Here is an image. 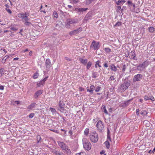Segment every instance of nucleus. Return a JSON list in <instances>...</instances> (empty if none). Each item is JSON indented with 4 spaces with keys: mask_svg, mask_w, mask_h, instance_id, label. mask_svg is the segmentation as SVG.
Returning a JSON list of instances; mask_svg holds the SVG:
<instances>
[{
    "mask_svg": "<svg viewBox=\"0 0 155 155\" xmlns=\"http://www.w3.org/2000/svg\"><path fill=\"white\" fill-rule=\"evenodd\" d=\"M149 32L153 33L155 31V28L153 27H150L148 28Z\"/></svg>",
    "mask_w": 155,
    "mask_h": 155,
    "instance_id": "obj_34",
    "label": "nucleus"
},
{
    "mask_svg": "<svg viewBox=\"0 0 155 155\" xmlns=\"http://www.w3.org/2000/svg\"><path fill=\"white\" fill-rule=\"evenodd\" d=\"M143 75L140 74H138L134 76V81H140L142 79Z\"/></svg>",
    "mask_w": 155,
    "mask_h": 155,
    "instance_id": "obj_14",
    "label": "nucleus"
},
{
    "mask_svg": "<svg viewBox=\"0 0 155 155\" xmlns=\"http://www.w3.org/2000/svg\"><path fill=\"white\" fill-rule=\"evenodd\" d=\"M99 44V42H96L95 41H93L92 42L90 47L91 48H93V49L95 50H97L100 48Z\"/></svg>",
    "mask_w": 155,
    "mask_h": 155,
    "instance_id": "obj_6",
    "label": "nucleus"
},
{
    "mask_svg": "<svg viewBox=\"0 0 155 155\" xmlns=\"http://www.w3.org/2000/svg\"><path fill=\"white\" fill-rule=\"evenodd\" d=\"M99 75L97 72H93L92 73V77L93 78H96Z\"/></svg>",
    "mask_w": 155,
    "mask_h": 155,
    "instance_id": "obj_31",
    "label": "nucleus"
},
{
    "mask_svg": "<svg viewBox=\"0 0 155 155\" xmlns=\"http://www.w3.org/2000/svg\"><path fill=\"white\" fill-rule=\"evenodd\" d=\"M104 50L107 53H109L111 51V49L108 48H105Z\"/></svg>",
    "mask_w": 155,
    "mask_h": 155,
    "instance_id": "obj_44",
    "label": "nucleus"
},
{
    "mask_svg": "<svg viewBox=\"0 0 155 155\" xmlns=\"http://www.w3.org/2000/svg\"><path fill=\"white\" fill-rule=\"evenodd\" d=\"M125 2V1L124 0H119L116 2V4L118 5H121L124 3Z\"/></svg>",
    "mask_w": 155,
    "mask_h": 155,
    "instance_id": "obj_30",
    "label": "nucleus"
},
{
    "mask_svg": "<svg viewBox=\"0 0 155 155\" xmlns=\"http://www.w3.org/2000/svg\"><path fill=\"white\" fill-rule=\"evenodd\" d=\"M82 140L84 149L87 150H90L91 147V143L86 138L83 139Z\"/></svg>",
    "mask_w": 155,
    "mask_h": 155,
    "instance_id": "obj_2",
    "label": "nucleus"
},
{
    "mask_svg": "<svg viewBox=\"0 0 155 155\" xmlns=\"http://www.w3.org/2000/svg\"><path fill=\"white\" fill-rule=\"evenodd\" d=\"M68 7L69 8H71L73 10V9L75 8H74L71 5H68Z\"/></svg>",
    "mask_w": 155,
    "mask_h": 155,
    "instance_id": "obj_63",
    "label": "nucleus"
},
{
    "mask_svg": "<svg viewBox=\"0 0 155 155\" xmlns=\"http://www.w3.org/2000/svg\"><path fill=\"white\" fill-rule=\"evenodd\" d=\"M42 90H40L36 91L34 95V97L36 99L38 96L40 95L42 93Z\"/></svg>",
    "mask_w": 155,
    "mask_h": 155,
    "instance_id": "obj_22",
    "label": "nucleus"
},
{
    "mask_svg": "<svg viewBox=\"0 0 155 155\" xmlns=\"http://www.w3.org/2000/svg\"><path fill=\"white\" fill-rule=\"evenodd\" d=\"M12 55H12V54H10V55H8L7 56H6L4 57L2 59V63H5V62L6 61V60L7 59L9 58L10 57H12Z\"/></svg>",
    "mask_w": 155,
    "mask_h": 155,
    "instance_id": "obj_25",
    "label": "nucleus"
},
{
    "mask_svg": "<svg viewBox=\"0 0 155 155\" xmlns=\"http://www.w3.org/2000/svg\"><path fill=\"white\" fill-rule=\"evenodd\" d=\"M126 65L125 64H124L123 66V68L122 69V71H125L126 69Z\"/></svg>",
    "mask_w": 155,
    "mask_h": 155,
    "instance_id": "obj_54",
    "label": "nucleus"
},
{
    "mask_svg": "<svg viewBox=\"0 0 155 155\" xmlns=\"http://www.w3.org/2000/svg\"><path fill=\"white\" fill-rule=\"evenodd\" d=\"M150 62L147 60H146L144 61L141 64L145 68L147 67L150 64Z\"/></svg>",
    "mask_w": 155,
    "mask_h": 155,
    "instance_id": "obj_23",
    "label": "nucleus"
},
{
    "mask_svg": "<svg viewBox=\"0 0 155 155\" xmlns=\"http://www.w3.org/2000/svg\"><path fill=\"white\" fill-rule=\"evenodd\" d=\"M95 89V87L94 85H91L90 87V89L88 87H87V92H90L91 94H93V91Z\"/></svg>",
    "mask_w": 155,
    "mask_h": 155,
    "instance_id": "obj_20",
    "label": "nucleus"
},
{
    "mask_svg": "<svg viewBox=\"0 0 155 155\" xmlns=\"http://www.w3.org/2000/svg\"><path fill=\"white\" fill-rule=\"evenodd\" d=\"M48 77L47 76L42 80L39 83H38L37 85L38 87H42L45 84V82L47 80Z\"/></svg>",
    "mask_w": 155,
    "mask_h": 155,
    "instance_id": "obj_16",
    "label": "nucleus"
},
{
    "mask_svg": "<svg viewBox=\"0 0 155 155\" xmlns=\"http://www.w3.org/2000/svg\"><path fill=\"white\" fill-rule=\"evenodd\" d=\"M92 12H88L84 18V20L87 21L89 19H91L92 17Z\"/></svg>",
    "mask_w": 155,
    "mask_h": 155,
    "instance_id": "obj_12",
    "label": "nucleus"
},
{
    "mask_svg": "<svg viewBox=\"0 0 155 155\" xmlns=\"http://www.w3.org/2000/svg\"><path fill=\"white\" fill-rule=\"evenodd\" d=\"M59 107L58 108V110L61 111V110H64V104L62 101H60L59 103Z\"/></svg>",
    "mask_w": 155,
    "mask_h": 155,
    "instance_id": "obj_18",
    "label": "nucleus"
},
{
    "mask_svg": "<svg viewBox=\"0 0 155 155\" xmlns=\"http://www.w3.org/2000/svg\"><path fill=\"white\" fill-rule=\"evenodd\" d=\"M109 79L110 81H113L115 79V78L113 76H111L110 77Z\"/></svg>",
    "mask_w": 155,
    "mask_h": 155,
    "instance_id": "obj_58",
    "label": "nucleus"
},
{
    "mask_svg": "<svg viewBox=\"0 0 155 155\" xmlns=\"http://www.w3.org/2000/svg\"><path fill=\"white\" fill-rule=\"evenodd\" d=\"M37 104L35 102L31 103L30 105L28 106L27 108L28 109V111L30 110L35 109V108L36 107Z\"/></svg>",
    "mask_w": 155,
    "mask_h": 155,
    "instance_id": "obj_17",
    "label": "nucleus"
},
{
    "mask_svg": "<svg viewBox=\"0 0 155 155\" xmlns=\"http://www.w3.org/2000/svg\"><path fill=\"white\" fill-rule=\"evenodd\" d=\"M136 54L135 53V51L134 50L131 51L129 56L130 58L136 60H137V58H136Z\"/></svg>",
    "mask_w": 155,
    "mask_h": 155,
    "instance_id": "obj_15",
    "label": "nucleus"
},
{
    "mask_svg": "<svg viewBox=\"0 0 155 155\" xmlns=\"http://www.w3.org/2000/svg\"><path fill=\"white\" fill-rule=\"evenodd\" d=\"M100 63V62L99 61H97L96 62V64L95 65V68H97V65L99 67H101V66L99 64Z\"/></svg>",
    "mask_w": 155,
    "mask_h": 155,
    "instance_id": "obj_39",
    "label": "nucleus"
},
{
    "mask_svg": "<svg viewBox=\"0 0 155 155\" xmlns=\"http://www.w3.org/2000/svg\"><path fill=\"white\" fill-rule=\"evenodd\" d=\"M20 103V101L13 100L11 101L12 104L14 106H16V104L18 105Z\"/></svg>",
    "mask_w": 155,
    "mask_h": 155,
    "instance_id": "obj_29",
    "label": "nucleus"
},
{
    "mask_svg": "<svg viewBox=\"0 0 155 155\" xmlns=\"http://www.w3.org/2000/svg\"><path fill=\"white\" fill-rule=\"evenodd\" d=\"M80 62L82 64H83L84 65H86L87 63V59H84L82 58H80L79 59Z\"/></svg>",
    "mask_w": 155,
    "mask_h": 155,
    "instance_id": "obj_26",
    "label": "nucleus"
},
{
    "mask_svg": "<svg viewBox=\"0 0 155 155\" xmlns=\"http://www.w3.org/2000/svg\"><path fill=\"white\" fill-rule=\"evenodd\" d=\"M50 110L53 113H55L56 112V110L54 108L52 107L50 108Z\"/></svg>",
    "mask_w": 155,
    "mask_h": 155,
    "instance_id": "obj_45",
    "label": "nucleus"
},
{
    "mask_svg": "<svg viewBox=\"0 0 155 155\" xmlns=\"http://www.w3.org/2000/svg\"><path fill=\"white\" fill-rule=\"evenodd\" d=\"M84 154H85V153L82 152H80L76 153L75 155H84Z\"/></svg>",
    "mask_w": 155,
    "mask_h": 155,
    "instance_id": "obj_60",
    "label": "nucleus"
},
{
    "mask_svg": "<svg viewBox=\"0 0 155 155\" xmlns=\"http://www.w3.org/2000/svg\"><path fill=\"white\" fill-rule=\"evenodd\" d=\"M101 88V87L100 86H97L96 87H95V89H94L95 90V91L96 92L99 91Z\"/></svg>",
    "mask_w": 155,
    "mask_h": 155,
    "instance_id": "obj_41",
    "label": "nucleus"
},
{
    "mask_svg": "<svg viewBox=\"0 0 155 155\" xmlns=\"http://www.w3.org/2000/svg\"><path fill=\"white\" fill-rule=\"evenodd\" d=\"M62 151H64V153L67 155H71V150L67 145L63 149Z\"/></svg>",
    "mask_w": 155,
    "mask_h": 155,
    "instance_id": "obj_13",
    "label": "nucleus"
},
{
    "mask_svg": "<svg viewBox=\"0 0 155 155\" xmlns=\"http://www.w3.org/2000/svg\"><path fill=\"white\" fill-rule=\"evenodd\" d=\"M63 9H65V8H64V6H62L60 7H59L58 8V9L59 11L60 12V14L61 15H62L64 16H65L66 14V12H64L63 11Z\"/></svg>",
    "mask_w": 155,
    "mask_h": 155,
    "instance_id": "obj_21",
    "label": "nucleus"
},
{
    "mask_svg": "<svg viewBox=\"0 0 155 155\" xmlns=\"http://www.w3.org/2000/svg\"><path fill=\"white\" fill-rule=\"evenodd\" d=\"M130 84V81H125L123 84H121L119 88L120 91H124L128 88Z\"/></svg>",
    "mask_w": 155,
    "mask_h": 155,
    "instance_id": "obj_3",
    "label": "nucleus"
},
{
    "mask_svg": "<svg viewBox=\"0 0 155 155\" xmlns=\"http://www.w3.org/2000/svg\"><path fill=\"white\" fill-rule=\"evenodd\" d=\"M89 137L91 141L94 143L97 142L98 140V134L94 130L91 132L89 135Z\"/></svg>",
    "mask_w": 155,
    "mask_h": 155,
    "instance_id": "obj_1",
    "label": "nucleus"
},
{
    "mask_svg": "<svg viewBox=\"0 0 155 155\" xmlns=\"http://www.w3.org/2000/svg\"><path fill=\"white\" fill-rule=\"evenodd\" d=\"M45 66L46 68V70L49 71L51 67V61L48 58L46 60L45 62Z\"/></svg>",
    "mask_w": 155,
    "mask_h": 155,
    "instance_id": "obj_11",
    "label": "nucleus"
},
{
    "mask_svg": "<svg viewBox=\"0 0 155 155\" xmlns=\"http://www.w3.org/2000/svg\"><path fill=\"white\" fill-rule=\"evenodd\" d=\"M139 109H137L136 110V113L137 116H139Z\"/></svg>",
    "mask_w": 155,
    "mask_h": 155,
    "instance_id": "obj_59",
    "label": "nucleus"
},
{
    "mask_svg": "<svg viewBox=\"0 0 155 155\" xmlns=\"http://www.w3.org/2000/svg\"><path fill=\"white\" fill-rule=\"evenodd\" d=\"M107 139L109 140V141H111V140L110 135H107Z\"/></svg>",
    "mask_w": 155,
    "mask_h": 155,
    "instance_id": "obj_62",
    "label": "nucleus"
},
{
    "mask_svg": "<svg viewBox=\"0 0 155 155\" xmlns=\"http://www.w3.org/2000/svg\"><path fill=\"white\" fill-rule=\"evenodd\" d=\"M132 99H131L129 100L124 103L126 106H127L129 104L130 102L132 101Z\"/></svg>",
    "mask_w": 155,
    "mask_h": 155,
    "instance_id": "obj_38",
    "label": "nucleus"
},
{
    "mask_svg": "<svg viewBox=\"0 0 155 155\" xmlns=\"http://www.w3.org/2000/svg\"><path fill=\"white\" fill-rule=\"evenodd\" d=\"M24 24L28 26H29L31 25V22H29L28 21L25 22L24 23Z\"/></svg>",
    "mask_w": 155,
    "mask_h": 155,
    "instance_id": "obj_46",
    "label": "nucleus"
},
{
    "mask_svg": "<svg viewBox=\"0 0 155 155\" xmlns=\"http://www.w3.org/2000/svg\"><path fill=\"white\" fill-rule=\"evenodd\" d=\"M53 15L54 17L57 18L58 17V14L56 11H54L53 12Z\"/></svg>",
    "mask_w": 155,
    "mask_h": 155,
    "instance_id": "obj_40",
    "label": "nucleus"
},
{
    "mask_svg": "<svg viewBox=\"0 0 155 155\" xmlns=\"http://www.w3.org/2000/svg\"><path fill=\"white\" fill-rule=\"evenodd\" d=\"M89 132V129L88 128H87L85 129V130L84 132V135H85L86 136H87Z\"/></svg>",
    "mask_w": 155,
    "mask_h": 155,
    "instance_id": "obj_35",
    "label": "nucleus"
},
{
    "mask_svg": "<svg viewBox=\"0 0 155 155\" xmlns=\"http://www.w3.org/2000/svg\"><path fill=\"white\" fill-rule=\"evenodd\" d=\"M104 124L102 122L101 120H99L96 124V127L97 128L98 130L100 132H101L102 130L104 128Z\"/></svg>",
    "mask_w": 155,
    "mask_h": 155,
    "instance_id": "obj_5",
    "label": "nucleus"
},
{
    "mask_svg": "<svg viewBox=\"0 0 155 155\" xmlns=\"http://www.w3.org/2000/svg\"><path fill=\"white\" fill-rule=\"evenodd\" d=\"M18 17L22 19V18L23 17H24L25 16V15H24V13H23L22 14H18Z\"/></svg>",
    "mask_w": 155,
    "mask_h": 155,
    "instance_id": "obj_51",
    "label": "nucleus"
},
{
    "mask_svg": "<svg viewBox=\"0 0 155 155\" xmlns=\"http://www.w3.org/2000/svg\"><path fill=\"white\" fill-rule=\"evenodd\" d=\"M79 91H83L84 88L81 87H79Z\"/></svg>",
    "mask_w": 155,
    "mask_h": 155,
    "instance_id": "obj_61",
    "label": "nucleus"
},
{
    "mask_svg": "<svg viewBox=\"0 0 155 155\" xmlns=\"http://www.w3.org/2000/svg\"><path fill=\"white\" fill-rule=\"evenodd\" d=\"M127 3L128 4L129 7L130 8L132 12L134 11L135 5L132 2V1L128 0L127 1Z\"/></svg>",
    "mask_w": 155,
    "mask_h": 155,
    "instance_id": "obj_9",
    "label": "nucleus"
},
{
    "mask_svg": "<svg viewBox=\"0 0 155 155\" xmlns=\"http://www.w3.org/2000/svg\"><path fill=\"white\" fill-rule=\"evenodd\" d=\"M145 68H144L143 67L142 65L140 64L137 66V67L136 70L138 71H142Z\"/></svg>",
    "mask_w": 155,
    "mask_h": 155,
    "instance_id": "obj_24",
    "label": "nucleus"
},
{
    "mask_svg": "<svg viewBox=\"0 0 155 155\" xmlns=\"http://www.w3.org/2000/svg\"><path fill=\"white\" fill-rule=\"evenodd\" d=\"M58 143L59 146L61 149L62 150L67 146V145L63 142L58 141Z\"/></svg>",
    "mask_w": 155,
    "mask_h": 155,
    "instance_id": "obj_19",
    "label": "nucleus"
},
{
    "mask_svg": "<svg viewBox=\"0 0 155 155\" xmlns=\"http://www.w3.org/2000/svg\"><path fill=\"white\" fill-rule=\"evenodd\" d=\"M141 114L143 116H147V112L145 110H143L140 112Z\"/></svg>",
    "mask_w": 155,
    "mask_h": 155,
    "instance_id": "obj_36",
    "label": "nucleus"
},
{
    "mask_svg": "<svg viewBox=\"0 0 155 155\" xmlns=\"http://www.w3.org/2000/svg\"><path fill=\"white\" fill-rule=\"evenodd\" d=\"M95 0H86V4L87 5H89L93 2H94Z\"/></svg>",
    "mask_w": 155,
    "mask_h": 155,
    "instance_id": "obj_33",
    "label": "nucleus"
},
{
    "mask_svg": "<svg viewBox=\"0 0 155 155\" xmlns=\"http://www.w3.org/2000/svg\"><path fill=\"white\" fill-rule=\"evenodd\" d=\"M24 15H25V16L28 17L29 15V13L28 12H26L24 13Z\"/></svg>",
    "mask_w": 155,
    "mask_h": 155,
    "instance_id": "obj_57",
    "label": "nucleus"
},
{
    "mask_svg": "<svg viewBox=\"0 0 155 155\" xmlns=\"http://www.w3.org/2000/svg\"><path fill=\"white\" fill-rule=\"evenodd\" d=\"M78 0H72L71 2L73 4H76L78 2Z\"/></svg>",
    "mask_w": 155,
    "mask_h": 155,
    "instance_id": "obj_50",
    "label": "nucleus"
},
{
    "mask_svg": "<svg viewBox=\"0 0 155 155\" xmlns=\"http://www.w3.org/2000/svg\"><path fill=\"white\" fill-rule=\"evenodd\" d=\"M102 111L104 112L107 115L108 114V112L105 106L104 105L102 106L101 107Z\"/></svg>",
    "mask_w": 155,
    "mask_h": 155,
    "instance_id": "obj_28",
    "label": "nucleus"
},
{
    "mask_svg": "<svg viewBox=\"0 0 155 155\" xmlns=\"http://www.w3.org/2000/svg\"><path fill=\"white\" fill-rule=\"evenodd\" d=\"M5 70L4 68H1L0 70V73L1 74V75H2L4 74Z\"/></svg>",
    "mask_w": 155,
    "mask_h": 155,
    "instance_id": "obj_48",
    "label": "nucleus"
},
{
    "mask_svg": "<svg viewBox=\"0 0 155 155\" xmlns=\"http://www.w3.org/2000/svg\"><path fill=\"white\" fill-rule=\"evenodd\" d=\"M22 19H24L25 22L28 21L29 20V19L28 17L27 16L23 17L22 18Z\"/></svg>",
    "mask_w": 155,
    "mask_h": 155,
    "instance_id": "obj_43",
    "label": "nucleus"
},
{
    "mask_svg": "<svg viewBox=\"0 0 155 155\" xmlns=\"http://www.w3.org/2000/svg\"><path fill=\"white\" fill-rule=\"evenodd\" d=\"M92 65V63L91 61H89L87 63L86 66V68L87 70H88L91 67Z\"/></svg>",
    "mask_w": 155,
    "mask_h": 155,
    "instance_id": "obj_32",
    "label": "nucleus"
},
{
    "mask_svg": "<svg viewBox=\"0 0 155 155\" xmlns=\"http://www.w3.org/2000/svg\"><path fill=\"white\" fill-rule=\"evenodd\" d=\"M39 75L38 72L37 71L34 74L33 77L35 79H36L38 78Z\"/></svg>",
    "mask_w": 155,
    "mask_h": 155,
    "instance_id": "obj_37",
    "label": "nucleus"
},
{
    "mask_svg": "<svg viewBox=\"0 0 155 155\" xmlns=\"http://www.w3.org/2000/svg\"><path fill=\"white\" fill-rule=\"evenodd\" d=\"M11 29L12 31H16L18 30V28L16 27H11Z\"/></svg>",
    "mask_w": 155,
    "mask_h": 155,
    "instance_id": "obj_56",
    "label": "nucleus"
},
{
    "mask_svg": "<svg viewBox=\"0 0 155 155\" xmlns=\"http://www.w3.org/2000/svg\"><path fill=\"white\" fill-rule=\"evenodd\" d=\"M121 25V22L118 21L117 22L115 25H114V27L118 26H120Z\"/></svg>",
    "mask_w": 155,
    "mask_h": 155,
    "instance_id": "obj_47",
    "label": "nucleus"
},
{
    "mask_svg": "<svg viewBox=\"0 0 155 155\" xmlns=\"http://www.w3.org/2000/svg\"><path fill=\"white\" fill-rule=\"evenodd\" d=\"M88 9V8H75L73 9V10L77 12L78 13L80 14L86 11Z\"/></svg>",
    "mask_w": 155,
    "mask_h": 155,
    "instance_id": "obj_7",
    "label": "nucleus"
},
{
    "mask_svg": "<svg viewBox=\"0 0 155 155\" xmlns=\"http://www.w3.org/2000/svg\"><path fill=\"white\" fill-rule=\"evenodd\" d=\"M150 100H151L152 101H153L155 100L154 97L153 96H152L150 98Z\"/></svg>",
    "mask_w": 155,
    "mask_h": 155,
    "instance_id": "obj_64",
    "label": "nucleus"
},
{
    "mask_svg": "<svg viewBox=\"0 0 155 155\" xmlns=\"http://www.w3.org/2000/svg\"><path fill=\"white\" fill-rule=\"evenodd\" d=\"M104 144L106 146L107 148L108 149L110 147V143L108 140L104 142Z\"/></svg>",
    "mask_w": 155,
    "mask_h": 155,
    "instance_id": "obj_42",
    "label": "nucleus"
},
{
    "mask_svg": "<svg viewBox=\"0 0 155 155\" xmlns=\"http://www.w3.org/2000/svg\"><path fill=\"white\" fill-rule=\"evenodd\" d=\"M34 116V113H31L30 114L29 117L30 118H31L33 117Z\"/></svg>",
    "mask_w": 155,
    "mask_h": 155,
    "instance_id": "obj_52",
    "label": "nucleus"
},
{
    "mask_svg": "<svg viewBox=\"0 0 155 155\" xmlns=\"http://www.w3.org/2000/svg\"><path fill=\"white\" fill-rule=\"evenodd\" d=\"M5 9L8 13H9L10 14H12V12L10 9L8 8H5Z\"/></svg>",
    "mask_w": 155,
    "mask_h": 155,
    "instance_id": "obj_53",
    "label": "nucleus"
},
{
    "mask_svg": "<svg viewBox=\"0 0 155 155\" xmlns=\"http://www.w3.org/2000/svg\"><path fill=\"white\" fill-rule=\"evenodd\" d=\"M82 29L81 28H79L76 29L74 30L70 31L69 33V35H74L81 32L82 31Z\"/></svg>",
    "mask_w": 155,
    "mask_h": 155,
    "instance_id": "obj_8",
    "label": "nucleus"
},
{
    "mask_svg": "<svg viewBox=\"0 0 155 155\" xmlns=\"http://www.w3.org/2000/svg\"><path fill=\"white\" fill-rule=\"evenodd\" d=\"M78 23V20H77L68 18L67 19L65 23L66 26L67 28H69L70 27V25L71 24H74Z\"/></svg>",
    "mask_w": 155,
    "mask_h": 155,
    "instance_id": "obj_4",
    "label": "nucleus"
},
{
    "mask_svg": "<svg viewBox=\"0 0 155 155\" xmlns=\"http://www.w3.org/2000/svg\"><path fill=\"white\" fill-rule=\"evenodd\" d=\"M51 152L55 155H65L62 151L57 150L56 149H51Z\"/></svg>",
    "mask_w": 155,
    "mask_h": 155,
    "instance_id": "obj_10",
    "label": "nucleus"
},
{
    "mask_svg": "<svg viewBox=\"0 0 155 155\" xmlns=\"http://www.w3.org/2000/svg\"><path fill=\"white\" fill-rule=\"evenodd\" d=\"M37 140H38V142H37L38 143L39 142H40V141L41 140V139L40 135H38L37 136Z\"/></svg>",
    "mask_w": 155,
    "mask_h": 155,
    "instance_id": "obj_49",
    "label": "nucleus"
},
{
    "mask_svg": "<svg viewBox=\"0 0 155 155\" xmlns=\"http://www.w3.org/2000/svg\"><path fill=\"white\" fill-rule=\"evenodd\" d=\"M110 69L112 71H116L117 70V68L114 64L110 65Z\"/></svg>",
    "mask_w": 155,
    "mask_h": 155,
    "instance_id": "obj_27",
    "label": "nucleus"
},
{
    "mask_svg": "<svg viewBox=\"0 0 155 155\" xmlns=\"http://www.w3.org/2000/svg\"><path fill=\"white\" fill-rule=\"evenodd\" d=\"M144 99L146 101H147L149 100H150V97H148L147 96L145 95L144 97Z\"/></svg>",
    "mask_w": 155,
    "mask_h": 155,
    "instance_id": "obj_55",
    "label": "nucleus"
}]
</instances>
